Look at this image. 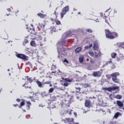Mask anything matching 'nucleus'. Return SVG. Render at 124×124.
Wrapping results in <instances>:
<instances>
[{"instance_id": "obj_26", "label": "nucleus", "mask_w": 124, "mask_h": 124, "mask_svg": "<svg viewBox=\"0 0 124 124\" xmlns=\"http://www.w3.org/2000/svg\"><path fill=\"white\" fill-rule=\"evenodd\" d=\"M100 15L101 17H102V18H103V19H106V18L107 17V16H106L105 14H104V15H103V13H101L100 14Z\"/></svg>"}, {"instance_id": "obj_34", "label": "nucleus", "mask_w": 124, "mask_h": 124, "mask_svg": "<svg viewBox=\"0 0 124 124\" xmlns=\"http://www.w3.org/2000/svg\"><path fill=\"white\" fill-rule=\"evenodd\" d=\"M55 23H56V25H57L58 26L61 25V21L59 20H55Z\"/></svg>"}, {"instance_id": "obj_35", "label": "nucleus", "mask_w": 124, "mask_h": 124, "mask_svg": "<svg viewBox=\"0 0 124 124\" xmlns=\"http://www.w3.org/2000/svg\"><path fill=\"white\" fill-rule=\"evenodd\" d=\"M112 63V60H110L109 61H108L106 62V65H108V64H111Z\"/></svg>"}, {"instance_id": "obj_8", "label": "nucleus", "mask_w": 124, "mask_h": 124, "mask_svg": "<svg viewBox=\"0 0 124 124\" xmlns=\"http://www.w3.org/2000/svg\"><path fill=\"white\" fill-rule=\"evenodd\" d=\"M26 85L27 83H25L24 84L22 85V87H24V88L27 90L28 92L31 93L32 92V89H31V87L27 86H26Z\"/></svg>"}, {"instance_id": "obj_56", "label": "nucleus", "mask_w": 124, "mask_h": 124, "mask_svg": "<svg viewBox=\"0 0 124 124\" xmlns=\"http://www.w3.org/2000/svg\"><path fill=\"white\" fill-rule=\"evenodd\" d=\"M89 86H90L89 85H87V87H89Z\"/></svg>"}, {"instance_id": "obj_17", "label": "nucleus", "mask_w": 124, "mask_h": 124, "mask_svg": "<svg viewBox=\"0 0 124 124\" xmlns=\"http://www.w3.org/2000/svg\"><path fill=\"white\" fill-rule=\"evenodd\" d=\"M56 65L53 64L52 66H51V70H53V71L52 72V73H56Z\"/></svg>"}, {"instance_id": "obj_28", "label": "nucleus", "mask_w": 124, "mask_h": 124, "mask_svg": "<svg viewBox=\"0 0 124 124\" xmlns=\"http://www.w3.org/2000/svg\"><path fill=\"white\" fill-rule=\"evenodd\" d=\"M111 56L112 59H115V58H116V57H117V53H116L115 52H113L111 53Z\"/></svg>"}, {"instance_id": "obj_18", "label": "nucleus", "mask_w": 124, "mask_h": 124, "mask_svg": "<svg viewBox=\"0 0 124 124\" xmlns=\"http://www.w3.org/2000/svg\"><path fill=\"white\" fill-rule=\"evenodd\" d=\"M37 16H38V17H40V18H41V19H43L45 17V16H46V15L41 13L37 14Z\"/></svg>"}, {"instance_id": "obj_21", "label": "nucleus", "mask_w": 124, "mask_h": 124, "mask_svg": "<svg viewBox=\"0 0 124 124\" xmlns=\"http://www.w3.org/2000/svg\"><path fill=\"white\" fill-rule=\"evenodd\" d=\"M82 50L81 47H78L75 49V52L76 53H79V52H81V50Z\"/></svg>"}, {"instance_id": "obj_22", "label": "nucleus", "mask_w": 124, "mask_h": 124, "mask_svg": "<svg viewBox=\"0 0 124 124\" xmlns=\"http://www.w3.org/2000/svg\"><path fill=\"white\" fill-rule=\"evenodd\" d=\"M40 27L43 30V31H46V29H45V25L44 24L41 23L40 24Z\"/></svg>"}, {"instance_id": "obj_14", "label": "nucleus", "mask_w": 124, "mask_h": 124, "mask_svg": "<svg viewBox=\"0 0 124 124\" xmlns=\"http://www.w3.org/2000/svg\"><path fill=\"white\" fill-rule=\"evenodd\" d=\"M36 83L39 88H43V83L40 82V81L38 80V79L37 80Z\"/></svg>"}, {"instance_id": "obj_49", "label": "nucleus", "mask_w": 124, "mask_h": 124, "mask_svg": "<svg viewBox=\"0 0 124 124\" xmlns=\"http://www.w3.org/2000/svg\"><path fill=\"white\" fill-rule=\"evenodd\" d=\"M51 20L52 22H54V21H55V19L51 18Z\"/></svg>"}, {"instance_id": "obj_33", "label": "nucleus", "mask_w": 124, "mask_h": 124, "mask_svg": "<svg viewBox=\"0 0 124 124\" xmlns=\"http://www.w3.org/2000/svg\"><path fill=\"white\" fill-rule=\"evenodd\" d=\"M115 98L117 99H121V98H122V95L120 94H117L116 95Z\"/></svg>"}, {"instance_id": "obj_42", "label": "nucleus", "mask_w": 124, "mask_h": 124, "mask_svg": "<svg viewBox=\"0 0 124 124\" xmlns=\"http://www.w3.org/2000/svg\"><path fill=\"white\" fill-rule=\"evenodd\" d=\"M63 62H66V63H68V61L66 59H65L63 61Z\"/></svg>"}, {"instance_id": "obj_19", "label": "nucleus", "mask_w": 124, "mask_h": 124, "mask_svg": "<svg viewBox=\"0 0 124 124\" xmlns=\"http://www.w3.org/2000/svg\"><path fill=\"white\" fill-rule=\"evenodd\" d=\"M79 61L80 63H83L84 62V56H80L79 58Z\"/></svg>"}, {"instance_id": "obj_2", "label": "nucleus", "mask_w": 124, "mask_h": 124, "mask_svg": "<svg viewBox=\"0 0 124 124\" xmlns=\"http://www.w3.org/2000/svg\"><path fill=\"white\" fill-rule=\"evenodd\" d=\"M66 50H67V48H65L63 47L58 49V57L59 58V59H60V60H62L63 56H66L67 54Z\"/></svg>"}, {"instance_id": "obj_43", "label": "nucleus", "mask_w": 124, "mask_h": 124, "mask_svg": "<svg viewBox=\"0 0 124 124\" xmlns=\"http://www.w3.org/2000/svg\"><path fill=\"white\" fill-rule=\"evenodd\" d=\"M13 106H14L15 107H17V106H19V105H18L17 104H16L13 105Z\"/></svg>"}, {"instance_id": "obj_37", "label": "nucleus", "mask_w": 124, "mask_h": 124, "mask_svg": "<svg viewBox=\"0 0 124 124\" xmlns=\"http://www.w3.org/2000/svg\"><path fill=\"white\" fill-rule=\"evenodd\" d=\"M76 90H77L76 93H79L80 92V91H81V88L80 87H76L75 88Z\"/></svg>"}, {"instance_id": "obj_32", "label": "nucleus", "mask_w": 124, "mask_h": 124, "mask_svg": "<svg viewBox=\"0 0 124 124\" xmlns=\"http://www.w3.org/2000/svg\"><path fill=\"white\" fill-rule=\"evenodd\" d=\"M86 31H87V32H89L90 33H93V30L91 29L86 30Z\"/></svg>"}, {"instance_id": "obj_25", "label": "nucleus", "mask_w": 124, "mask_h": 124, "mask_svg": "<svg viewBox=\"0 0 124 124\" xmlns=\"http://www.w3.org/2000/svg\"><path fill=\"white\" fill-rule=\"evenodd\" d=\"M26 103H27V107H28L29 110H30V108H31V103L30 101H26Z\"/></svg>"}, {"instance_id": "obj_24", "label": "nucleus", "mask_w": 124, "mask_h": 124, "mask_svg": "<svg viewBox=\"0 0 124 124\" xmlns=\"http://www.w3.org/2000/svg\"><path fill=\"white\" fill-rule=\"evenodd\" d=\"M27 80L28 81V82H30V83H32L33 79H32V78H29V77H27Z\"/></svg>"}, {"instance_id": "obj_48", "label": "nucleus", "mask_w": 124, "mask_h": 124, "mask_svg": "<svg viewBox=\"0 0 124 124\" xmlns=\"http://www.w3.org/2000/svg\"><path fill=\"white\" fill-rule=\"evenodd\" d=\"M106 23H107V24H109V22H108V20H107L106 19H105Z\"/></svg>"}, {"instance_id": "obj_38", "label": "nucleus", "mask_w": 124, "mask_h": 124, "mask_svg": "<svg viewBox=\"0 0 124 124\" xmlns=\"http://www.w3.org/2000/svg\"><path fill=\"white\" fill-rule=\"evenodd\" d=\"M54 89L53 88H51L50 89H49V90H48L49 93H53V92H54Z\"/></svg>"}, {"instance_id": "obj_12", "label": "nucleus", "mask_w": 124, "mask_h": 124, "mask_svg": "<svg viewBox=\"0 0 124 124\" xmlns=\"http://www.w3.org/2000/svg\"><path fill=\"white\" fill-rule=\"evenodd\" d=\"M29 43V36H27L26 37H25L24 40L23 42V45L25 46L26 44Z\"/></svg>"}, {"instance_id": "obj_55", "label": "nucleus", "mask_w": 124, "mask_h": 124, "mask_svg": "<svg viewBox=\"0 0 124 124\" xmlns=\"http://www.w3.org/2000/svg\"><path fill=\"white\" fill-rule=\"evenodd\" d=\"M62 3H63V2H62L61 5H62Z\"/></svg>"}, {"instance_id": "obj_54", "label": "nucleus", "mask_w": 124, "mask_h": 124, "mask_svg": "<svg viewBox=\"0 0 124 124\" xmlns=\"http://www.w3.org/2000/svg\"><path fill=\"white\" fill-rule=\"evenodd\" d=\"M108 79H111V77H108Z\"/></svg>"}, {"instance_id": "obj_44", "label": "nucleus", "mask_w": 124, "mask_h": 124, "mask_svg": "<svg viewBox=\"0 0 124 124\" xmlns=\"http://www.w3.org/2000/svg\"><path fill=\"white\" fill-rule=\"evenodd\" d=\"M7 10L9 12H11V9L10 8H8L7 9Z\"/></svg>"}, {"instance_id": "obj_57", "label": "nucleus", "mask_w": 124, "mask_h": 124, "mask_svg": "<svg viewBox=\"0 0 124 124\" xmlns=\"http://www.w3.org/2000/svg\"><path fill=\"white\" fill-rule=\"evenodd\" d=\"M35 78H33V80H35Z\"/></svg>"}, {"instance_id": "obj_10", "label": "nucleus", "mask_w": 124, "mask_h": 124, "mask_svg": "<svg viewBox=\"0 0 124 124\" xmlns=\"http://www.w3.org/2000/svg\"><path fill=\"white\" fill-rule=\"evenodd\" d=\"M91 105H92V103L91 101L89 100H86L85 102V107H89L90 108Z\"/></svg>"}, {"instance_id": "obj_11", "label": "nucleus", "mask_w": 124, "mask_h": 124, "mask_svg": "<svg viewBox=\"0 0 124 124\" xmlns=\"http://www.w3.org/2000/svg\"><path fill=\"white\" fill-rule=\"evenodd\" d=\"M36 40L37 41H39L40 42V46H42L43 45V43H42V37L40 36H38V37L36 38Z\"/></svg>"}, {"instance_id": "obj_1", "label": "nucleus", "mask_w": 124, "mask_h": 124, "mask_svg": "<svg viewBox=\"0 0 124 124\" xmlns=\"http://www.w3.org/2000/svg\"><path fill=\"white\" fill-rule=\"evenodd\" d=\"M106 37L108 39H114L118 37V33L116 32H111L109 30H105Z\"/></svg>"}, {"instance_id": "obj_5", "label": "nucleus", "mask_w": 124, "mask_h": 124, "mask_svg": "<svg viewBox=\"0 0 124 124\" xmlns=\"http://www.w3.org/2000/svg\"><path fill=\"white\" fill-rule=\"evenodd\" d=\"M71 82H72L71 79L68 78H62V80H61V82L62 83V85L64 86V87H68L69 83H71Z\"/></svg>"}, {"instance_id": "obj_30", "label": "nucleus", "mask_w": 124, "mask_h": 124, "mask_svg": "<svg viewBox=\"0 0 124 124\" xmlns=\"http://www.w3.org/2000/svg\"><path fill=\"white\" fill-rule=\"evenodd\" d=\"M89 54L90 56L91 57H94V52H93V51H89Z\"/></svg>"}, {"instance_id": "obj_52", "label": "nucleus", "mask_w": 124, "mask_h": 124, "mask_svg": "<svg viewBox=\"0 0 124 124\" xmlns=\"http://www.w3.org/2000/svg\"><path fill=\"white\" fill-rule=\"evenodd\" d=\"M78 14L79 15H80V14H81V12H78Z\"/></svg>"}, {"instance_id": "obj_15", "label": "nucleus", "mask_w": 124, "mask_h": 124, "mask_svg": "<svg viewBox=\"0 0 124 124\" xmlns=\"http://www.w3.org/2000/svg\"><path fill=\"white\" fill-rule=\"evenodd\" d=\"M93 48L94 49V50H97V49H98V43H97V42H94Z\"/></svg>"}, {"instance_id": "obj_27", "label": "nucleus", "mask_w": 124, "mask_h": 124, "mask_svg": "<svg viewBox=\"0 0 124 124\" xmlns=\"http://www.w3.org/2000/svg\"><path fill=\"white\" fill-rule=\"evenodd\" d=\"M25 52H26V53L30 55V54H31V49L29 48H26L25 49Z\"/></svg>"}, {"instance_id": "obj_3", "label": "nucleus", "mask_w": 124, "mask_h": 124, "mask_svg": "<svg viewBox=\"0 0 124 124\" xmlns=\"http://www.w3.org/2000/svg\"><path fill=\"white\" fill-rule=\"evenodd\" d=\"M118 76H120V73L117 72L114 73L111 75L112 80L114 83H120V79L118 78Z\"/></svg>"}, {"instance_id": "obj_46", "label": "nucleus", "mask_w": 124, "mask_h": 124, "mask_svg": "<svg viewBox=\"0 0 124 124\" xmlns=\"http://www.w3.org/2000/svg\"><path fill=\"white\" fill-rule=\"evenodd\" d=\"M50 83H51V82H50V81H46V82H45V84H50Z\"/></svg>"}, {"instance_id": "obj_20", "label": "nucleus", "mask_w": 124, "mask_h": 124, "mask_svg": "<svg viewBox=\"0 0 124 124\" xmlns=\"http://www.w3.org/2000/svg\"><path fill=\"white\" fill-rule=\"evenodd\" d=\"M30 45L32 47H34L36 46V44H35V41H31L30 43Z\"/></svg>"}, {"instance_id": "obj_40", "label": "nucleus", "mask_w": 124, "mask_h": 124, "mask_svg": "<svg viewBox=\"0 0 124 124\" xmlns=\"http://www.w3.org/2000/svg\"><path fill=\"white\" fill-rule=\"evenodd\" d=\"M65 43H66V40H63L62 41V45H64V44H65Z\"/></svg>"}, {"instance_id": "obj_23", "label": "nucleus", "mask_w": 124, "mask_h": 124, "mask_svg": "<svg viewBox=\"0 0 124 124\" xmlns=\"http://www.w3.org/2000/svg\"><path fill=\"white\" fill-rule=\"evenodd\" d=\"M25 102H26V101L25 100H22V101L20 103V104L19 106V108H21L22 106H24V105H25Z\"/></svg>"}, {"instance_id": "obj_58", "label": "nucleus", "mask_w": 124, "mask_h": 124, "mask_svg": "<svg viewBox=\"0 0 124 124\" xmlns=\"http://www.w3.org/2000/svg\"><path fill=\"white\" fill-rule=\"evenodd\" d=\"M7 16H9V15H7Z\"/></svg>"}, {"instance_id": "obj_53", "label": "nucleus", "mask_w": 124, "mask_h": 124, "mask_svg": "<svg viewBox=\"0 0 124 124\" xmlns=\"http://www.w3.org/2000/svg\"><path fill=\"white\" fill-rule=\"evenodd\" d=\"M49 87H52V84H50Z\"/></svg>"}, {"instance_id": "obj_50", "label": "nucleus", "mask_w": 124, "mask_h": 124, "mask_svg": "<svg viewBox=\"0 0 124 124\" xmlns=\"http://www.w3.org/2000/svg\"><path fill=\"white\" fill-rule=\"evenodd\" d=\"M93 46V44H91L89 45V48H91V47H92Z\"/></svg>"}, {"instance_id": "obj_36", "label": "nucleus", "mask_w": 124, "mask_h": 124, "mask_svg": "<svg viewBox=\"0 0 124 124\" xmlns=\"http://www.w3.org/2000/svg\"><path fill=\"white\" fill-rule=\"evenodd\" d=\"M109 97L110 99H113V98H115V96L114 95H113V94H110L109 95Z\"/></svg>"}, {"instance_id": "obj_16", "label": "nucleus", "mask_w": 124, "mask_h": 124, "mask_svg": "<svg viewBox=\"0 0 124 124\" xmlns=\"http://www.w3.org/2000/svg\"><path fill=\"white\" fill-rule=\"evenodd\" d=\"M101 56V52L100 51H98V53L96 52H95V55L94 57L95 58H99V57H100Z\"/></svg>"}, {"instance_id": "obj_7", "label": "nucleus", "mask_w": 124, "mask_h": 124, "mask_svg": "<svg viewBox=\"0 0 124 124\" xmlns=\"http://www.w3.org/2000/svg\"><path fill=\"white\" fill-rule=\"evenodd\" d=\"M16 57L18 59H21V60H23L25 62H26V61L29 60V56H27L23 54H17L16 55Z\"/></svg>"}, {"instance_id": "obj_47", "label": "nucleus", "mask_w": 124, "mask_h": 124, "mask_svg": "<svg viewBox=\"0 0 124 124\" xmlns=\"http://www.w3.org/2000/svg\"><path fill=\"white\" fill-rule=\"evenodd\" d=\"M16 101L17 102H20L21 101V100H20V99L18 98V99H16Z\"/></svg>"}, {"instance_id": "obj_31", "label": "nucleus", "mask_w": 124, "mask_h": 124, "mask_svg": "<svg viewBox=\"0 0 124 124\" xmlns=\"http://www.w3.org/2000/svg\"><path fill=\"white\" fill-rule=\"evenodd\" d=\"M120 114H121L120 112H116L114 115V118L118 119V117L120 116Z\"/></svg>"}, {"instance_id": "obj_51", "label": "nucleus", "mask_w": 124, "mask_h": 124, "mask_svg": "<svg viewBox=\"0 0 124 124\" xmlns=\"http://www.w3.org/2000/svg\"><path fill=\"white\" fill-rule=\"evenodd\" d=\"M69 114V115H71V111H70Z\"/></svg>"}, {"instance_id": "obj_13", "label": "nucleus", "mask_w": 124, "mask_h": 124, "mask_svg": "<svg viewBox=\"0 0 124 124\" xmlns=\"http://www.w3.org/2000/svg\"><path fill=\"white\" fill-rule=\"evenodd\" d=\"M116 104L118 105V107H120V108L124 107V103H123V102H122L121 101L117 100L116 101Z\"/></svg>"}, {"instance_id": "obj_9", "label": "nucleus", "mask_w": 124, "mask_h": 124, "mask_svg": "<svg viewBox=\"0 0 124 124\" xmlns=\"http://www.w3.org/2000/svg\"><path fill=\"white\" fill-rule=\"evenodd\" d=\"M93 75L94 77H100L101 76V72L100 71L94 72Z\"/></svg>"}, {"instance_id": "obj_29", "label": "nucleus", "mask_w": 124, "mask_h": 124, "mask_svg": "<svg viewBox=\"0 0 124 124\" xmlns=\"http://www.w3.org/2000/svg\"><path fill=\"white\" fill-rule=\"evenodd\" d=\"M65 121L68 123H71V122H73V118H65Z\"/></svg>"}, {"instance_id": "obj_6", "label": "nucleus", "mask_w": 124, "mask_h": 124, "mask_svg": "<svg viewBox=\"0 0 124 124\" xmlns=\"http://www.w3.org/2000/svg\"><path fill=\"white\" fill-rule=\"evenodd\" d=\"M69 10V7L68 6H65L62 8V12L60 13L61 19L63 18V16Z\"/></svg>"}, {"instance_id": "obj_41", "label": "nucleus", "mask_w": 124, "mask_h": 124, "mask_svg": "<svg viewBox=\"0 0 124 124\" xmlns=\"http://www.w3.org/2000/svg\"><path fill=\"white\" fill-rule=\"evenodd\" d=\"M56 13H57V11H55V12H54V13L53 14L54 15H55V16L56 19H57V18H58V16H57Z\"/></svg>"}, {"instance_id": "obj_39", "label": "nucleus", "mask_w": 124, "mask_h": 124, "mask_svg": "<svg viewBox=\"0 0 124 124\" xmlns=\"http://www.w3.org/2000/svg\"><path fill=\"white\" fill-rule=\"evenodd\" d=\"M66 37L65 38H66V37H68V36H70V34H71V32H69L68 33H66Z\"/></svg>"}, {"instance_id": "obj_45", "label": "nucleus", "mask_w": 124, "mask_h": 124, "mask_svg": "<svg viewBox=\"0 0 124 124\" xmlns=\"http://www.w3.org/2000/svg\"><path fill=\"white\" fill-rule=\"evenodd\" d=\"M90 62L91 63H93L94 62V61L93 60H90Z\"/></svg>"}, {"instance_id": "obj_59", "label": "nucleus", "mask_w": 124, "mask_h": 124, "mask_svg": "<svg viewBox=\"0 0 124 124\" xmlns=\"http://www.w3.org/2000/svg\"><path fill=\"white\" fill-rule=\"evenodd\" d=\"M24 112H26V110H24Z\"/></svg>"}, {"instance_id": "obj_4", "label": "nucleus", "mask_w": 124, "mask_h": 124, "mask_svg": "<svg viewBox=\"0 0 124 124\" xmlns=\"http://www.w3.org/2000/svg\"><path fill=\"white\" fill-rule=\"evenodd\" d=\"M103 90L104 91H108V92H109V93H112V92H114V91H119L120 90V87L119 86H111L109 87H105L103 88Z\"/></svg>"}]
</instances>
